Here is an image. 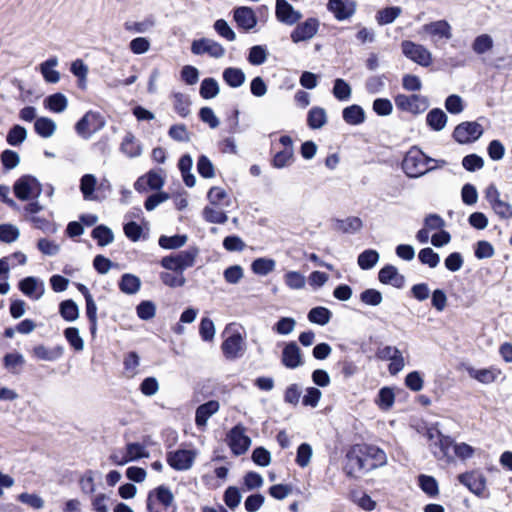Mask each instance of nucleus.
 <instances>
[{"instance_id": "1", "label": "nucleus", "mask_w": 512, "mask_h": 512, "mask_svg": "<svg viewBox=\"0 0 512 512\" xmlns=\"http://www.w3.org/2000/svg\"><path fill=\"white\" fill-rule=\"evenodd\" d=\"M431 161V157L414 147L406 153L402 162V169L409 178H419L436 169V167L428 166Z\"/></svg>"}, {"instance_id": "2", "label": "nucleus", "mask_w": 512, "mask_h": 512, "mask_svg": "<svg viewBox=\"0 0 512 512\" xmlns=\"http://www.w3.org/2000/svg\"><path fill=\"white\" fill-rule=\"evenodd\" d=\"M147 510L149 512H176L174 495L165 486H159L148 493Z\"/></svg>"}, {"instance_id": "3", "label": "nucleus", "mask_w": 512, "mask_h": 512, "mask_svg": "<svg viewBox=\"0 0 512 512\" xmlns=\"http://www.w3.org/2000/svg\"><path fill=\"white\" fill-rule=\"evenodd\" d=\"M208 204L203 210V217L211 223L224 222V189L212 187L207 193Z\"/></svg>"}, {"instance_id": "4", "label": "nucleus", "mask_w": 512, "mask_h": 512, "mask_svg": "<svg viewBox=\"0 0 512 512\" xmlns=\"http://www.w3.org/2000/svg\"><path fill=\"white\" fill-rule=\"evenodd\" d=\"M247 351L245 330L235 328L233 324L226 325V359L242 358Z\"/></svg>"}, {"instance_id": "5", "label": "nucleus", "mask_w": 512, "mask_h": 512, "mask_svg": "<svg viewBox=\"0 0 512 512\" xmlns=\"http://www.w3.org/2000/svg\"><path fill=\"white\" fill-rule=\"evenodd\" d=\"M13 190L18 199L28 201L41 195L42 186L35 177L24 175L14 183Z\"/></svg>"}, {"instance_id": "6", "label": "nucleus", "mask_w": 512, "mask_h": 512, "mask_svg": "<svg viewBox=\"0 0 512 512\" xmlns=\"http://www.w3.org/2000/svg\"><path fill=\"white\" fill-rule=\"evenodd\" d=\"M245 432L246 428L239 423L226 434L228 446L235 456L244 455L251 446L252 440Z\"/></svg>"}, {"instance_id": "7", "label": "nucleus", "mask_w": 512, "mask_h": 512, "mask_svg": "<svg viewBox=\"0 0 512 512\" xmlns=\"http://www.w3.org/2000/svg\"><path fill=\"white\" fill-rule=\"evenodd\" d=\"M394 101L398 110L414 115L423 113L429 107L427 97L419 94H398L395 96Z\"/></svg>"}, {"instance_id": "8", "label": "nucleus", "mask_w": 512, "mask_h": 512, "mask_svg": "<svg viewBox=\"0 0 512 512\" xmlns=\"http://www.w3.org/2000/svg\"><path fill=\"white\" fill-rule=\"evenodd\" d=\"M401 50L406 58L422 67H428L432 64L431 52L421 44H417L410 40H404L401 43Z\"/></svg>"}, {"instance_id": "9", "label": "nucleus", "mask_w": 512, "mask_h": 512, "mask_svg": "<svg viewBox=\"0 0 512 512\" xmlns=\"http://www.w3.org/2000/svg\"><path fill=\"white\" fill-rule=\"evenodd\" d=\"M365 456L364 451H362V446H355L347 452V463L344 467V471L348 477H356V472L371 471Z\"/></svg>"}, {"instance_id": "10", "label": "nucleus", "mask_w": 512, "mask_h": 512, "mask_svg": "<svg viewBox=\"0 0 512 512\" xmlns=\"http://www.w3.org/2000/svg\"><path fill=\"white\" fill-rule=\"evenodd\" d=\"M483 132V128L478 122L465 121L455 127L452 137L459 144H468L478 140Z\"/></svg>"}, {"instance_id": "11", "label": "nucleus", "mask_w": 512, "mask_h": 512, "mask_svg": "<svg viewBox=\"0 0 512 512\" xmlns=\"http://www.w3.org/2000/svg\"><path fill=\"white\" fill-rule=\"evenodd\" d=\"M104 124L105 122L99 113L89 111L77 122L75 129L81 137L88 139L101 130Z\"/></svg>"}, {"instance_id": "12", "label": "nucleus", "mask_w": 512, "mask_h": 512, "mask_svg": "<svg viewBox=\"0 0 512 512\" xmlns=\"http://www.w3.org/2000/svg\"><path fill=\"white\" fill-rule=\"evenodd\" d=\"M197 457L194 449H177L167 454V463L177 471L189 470Z\"/></svg>"}, {"instance_id": "13", "label": "nucleus", "mask_w": 512, "mask_h": 512, "mask_svg": "<svg viewBox=\"0 0 512 512\" xmlns=\"http://www.w3.org/2000/svg\"><path fill=\"white\" fill-rule=\"evenodd\" d=\"M195 257L194 251H183L175 256L164 257L161 264L167 270L183 274L186 268L193 266Z\"/></svg>"}, {"instance_id": "14", "label": "nucleus", "mask_w": 512, "mask_h": 512, "mask_svg": "<svg viewBox=\"0 0 512 512\" xmlns=\"http://www.w3.org/2000/svg\"><path fill=\"white\" fill-rule=\"evenodd\" d=\"M422 31L431 37V41L436 47L440 39L450 40L452 38V27L444 19L424 24Z\"/></svg>"}, {"instance_id": "15", "label": "nucleus", "mask_w": 512, "mask_h": 512, "mask_svg": "<svg viewBox=\"0 0 512 512\" xmlns=\"http://www.w3.org/2000/svg\"><path fill=\"white\" fill-rule=\"evenodd\" d=\"M327 10L331 12L338 21L350 19L357 10L355 0H328Z\"/></svg>"}, {"instance_id": "16", "label": "nucleus", "mask_w": 512, "mask_h": 512, "mask_svg": "<svg viewBox=\"0 0 512 512\" xmlns=\"http://www.w3.org/2000/svg\"><path fill=\"white\" fill-rule=\"evenodd\" d=\"M233 19L238 29L249 32L255 28L258 23L254 10L248 6H240L234 9Z\"/></svg>"}, {"instance_id": "17", "label": "nucleus", "mask_w": 512, "mask_h": 512, "mask_svg": "<svg viewBox=\"0 0 512 512\" xmlns=\"http://www.w3.org/2000/svg\"><path fill=\"white\" fill-rule=\"evenodd\" d=\"M275 16L279 22L289 26L296 24L302 18L301 12L295 10L287 0H276Z\"/></svg>"}, {"instance_id": "18", "label": "nucleus", "mask_w": 512, "mask_h": 512, "mask_svg": "<svg viewBox=\"0 0 512 512\" xmlns=\"http://www.w3.org/2000/svg\"><path fill=\"white\" fill-rule=\"evenodd\" d=\"M458 481L477 496L482 495L486 489V477L479 471L462 473Z\"/></svg>"}, {"instance_id": "19", "label": "nucleus", "mask_w": 512, "mask_h": 512, "mask_svg": "<svg viewBox=\"0 0 512 512\" xmlns=\"http://www.w3.org/2000/svg\"><path fill=\"white\" fill-rule=\"evenodd\" d=\"M319 20L317 18H308L304 22L298 24L291 32V40L299 43L311 39L318 31Z\"/></svg>"}, {"instance_id": "20", "label": "nucleus", "mask_w": 512, "mask_h": 512, "mask_svg": "<svg viewBox=\"0 0 512 512\" xmlns=\"http://www.w3.org/2000/svg\"><path fill=\"white\" fill-rule=\"evenodd\" d=\"M19 289L33 300H39L45 293L44 282L33 276L22 279L19 282Z\"/></svg>"}, {"instance_id": "21", "label": "nucleus", "mask_w": 512, "mask_h": 512, "mask_svg": "<svg viewBox=\"0 0 512 512\" xmlns=\"http://www.w3.org/2000/svg\"><path fill=\"white\" fill-rule=\"evenodd\" d=\"M454 441L450 436L443 435L438 441L430 443V450L438 460H443L446 463L453 461L451 449L454 446Z\"/></svg>"}, {"instance_id": "22", "label": "nucleus", "mask_w": 512, "mask_h": 512, "mask_svg": "<svg viewBox=\"0 0 512 512\" xmlns=\"http://www.w3.org/2000/svg\"><path fill=\"white\" fill-rule=\"evenodd\" d=\"M378 280L385 285H392L395 288H403L405 277L398 272L397 267L386 264L378 272Z\"/></svg>"}, {"instance_id": "23", "label": "nucleus", "mask_w": 512, "mask_h": 512, "mask_svg": "<svg viewBox=\"0 0 512 512\" xmlns=\"http://www.w3.org/2000/svg\"><path fill=\"white\" fill-rule=\"evenodd\" d=\"M282 364L289 369L303 365L301 350L296 342H288L282 351Z\"/></svg>"}, {"instance_id": "24", "label": "nucleus", "mask_w": 512, "mask_h": 512, "mask_svg": "<svg viewBox=\"0 0 512 512\" xmlns=\"http://www.w3.org/2000/svg\"><path fill=\"white\" fill-rule=\"evenodd\" d=\"M191 50L196 55L209 54L212 57H221L223 54L222 46L211 39L194 40Z\"/></svg>"}, {"instance_id": "25", "label": "nucleus", "mask_w": 512, "mask_h": 512, "mask_svg": "<svg viewBox=\"0 0 512 512\" xmlns=\"http://www.w3.org/2000/svg\"><path fill=\"white\" fill-rule=\"evenodd\" d=\"M59 64V59L57 56H51L47 60L40 63L37 67L39 72L41 73L44 81L50 84H56L60 81L61 75L60 72L55 68Z\"/></svg>"}, {"instance_id": "26", "label": "nucleus", "mask_w": 512, "mask_h": 512, "mask_svg": "<svg viewBox=\"0 0 512 512\" xmlns=\"http://www.w3.org/2000/svg\"><path fill=\"white\" fill-rule=\"evenodd\" d=\"M32 356L37 360L43 361H56L61 358L64 354L63 346H55L53 348H49L43 344H39L33 347Z\"/></svg>"}, {"instance_id": "27", "label": "nucleus", "mask_w": 512, "mask_h": 512, "mask_svg": "<svg viewBox=\"0 0 512 512\" xmlns=\"http://www.w3.org/2000/svg\"><path fill=\"white\" fill-rule=\"evenodd\" d=\"M362 451L365 453V458L371 470L382 467L387 463L386 453L374 445H362Z\"/></svg>"}, {"instance_id": "28", "label": "nucleus", "mask_w": 512, "mask_h": 512, "mask_svg": "<svg viewBox=\"0 0 512 512\" xmlns=\"http://www.w3.org/2000/svg\"><path fill=\"white\" fill-rule=\"evenodd\" d=\"M120 151L128 158L140 157L143 153V147L139 140L132 134L127 133L121 144Z\"/></svg>"}, {"instance_id": "29", "label": "nucleus", "mask_w": 512, "mask_h": 512, "mask_svg": "<svg viewBox=\"0 0 512 512\" xmlns=\"http://www.w3.org/2000/svg\"><path fill=\"white\" fill-rule=\"evenodd\" d=\"M469 376L482 384H490L496 381L497 377L501 374L500 370L496 368L475 369L473 367L467 368Z\"/></svg>"}, {"instance_id": "30", "label": "nucleus", "mask_w": 512, "mask_h": 512, "mask_svg": "<svg viewBox=\"0 0 512 512\" xmlns=\"http://www.w3.org/2000/svg\"><path fill=\"white\" fill-rule=\"evenodd\" d=\"M448 117L440 108L431 109L426 115L427 126L436 132L442 131L447 124Z\"/></svg>"}, {"instance_id": "31", "label": "nucleus", "mask_w": 512, "mask_h": 512, "mask_svg": "<svg viewBox=\"0 0 512 512\" xmlns=\"http://www.w3.org/2000/svg\"><path fill=\"white\" fill-rule=\"evenodd\" d=\"M343 120L349 125H360L365 121L364 109L357 104H352L342 110Z\"/></svg>"}, {"instance_id": "32", "label": "nucleus", "mask_w": 512, "mask_h": 512, "mask_svg": "<svg viewBox=\"0 0 512 512\" xmlns=\"http://www.w3.org/2000/svg\"><path fill=\"white\" fill-rule=\"evenodd\" d=\"M220 408V404L217 401H209L205 404L200 405L196 410L195 421L197 426L204 427L207 420L215 414Z\"/></svg>"}, {"instance_id": "33", "label": "nucleus", "mask_w": 512, "mask_h": 512, "mask_svg": "<svg viewBox=\"0 0 512 512\" xmlns=\"http://www.w3.org/2000/svg\"><path fill=\"white\" fill-rule=\"evenodd\" d=\"M43 105L53 113H62L68 107V99L63 93L58 92L46 97Z\"/></svg>"}, {"instance_id": "34", "label": "nucleus", "mask_w": 512, "mask_h": 512, "mask_svg": "<svg viewBox=\"0 0 512 512\" xmlns=\"http://www.w3.org/2000/svg\"><path fill=\"white\" fill-rule=\"evenodd\" d=\"M34 130L40 137L50 138L55 134L57 124L51 118L39 117L34 122Z\"/></svg>"}, {"instance_id": "35", "label": "nucleus", "mask_w": 512, "mask_h": 512, "mask_svg": "<svg viewBox=\"0 0 512 512\" xmlns=\"http://www.w3.org/2000/svg\"><path fill=\"white\" fill-rule=\"evenodd\" d=\"M327 123V113L322 107L314 106L307 113V125L310 129H320Z\"/></svg>"}, {"instance_id": "36", "label": "nucleus", "mask_w": 512, "mask_h": 512, "mask_svg": "<svg viewBox=\"0 0 512 512\" xmlns=\"http://www.w3.org/2000/svg\"><path fill=\"white\" fill-rule=\"evenodd\" d=\"M276 267V261L272 258L259 257L252 261L251 270L259 276H266L273 272Z\"/></svg>"}, {"instance_id": "37", "label": "nucleus", "mask_w": 512, "mask_h": 512, "mask_svg": "<svg viewBox=\"0 0 512 512\" xmlns=\"http://www.w3.org/2000/svg\"><path fill=\"white\" fill-rule=\"evenodd\" d=\"M402 13V8L399 6H389L379 10L376 13V21L380 26L391 24Z\"/></svg>"}, {"instance_id": "38", "label": "nucleus", "mask_w": 512, "mask_h": 512, "mask_svg": "<svg viewBox=\"0 0 512 512\" xmlns=\"http://www.w3.org/2000/svg\"><path fill=\"white\" fill-rule=\"evenodd\" d=\"M96 185L97 178L93 174H85L82 176L80 180V190L85 200L93 201L97 199L94 194Z\"/></svg>"}, {"instance_id": "39", "label": "nucleus", "mask_w": 512, "mask_h": 512, "mask_svg": "<svg viewBox=\"0 0 512 512\" xmlns=\"http://www.w3.org/2000/svg\"><path fill=\"white\" fill-rule=\"evenodd\" d=\"M332 312L323 306H317L312 308L308 312V320L311 323L318 324L324 326L328 324L331 320Z\"/></svg>"}, {"instance_id": "40", "label": "nucleus", "mask_w": 512, "mask_h": 512, "mask_svg": "<svg viewBox=\"0 0 512 512\" xmlns=\"http://www.w3.org/2000/svg\"><path fill=\"white\" fill-rule=\"evenodd\" d=\"M380 259L379 253L374 249H366L358 255L357 263L362 270L372 269Z\"/></svg>"}, {"instance_id": "41", "label": "nucleus", "mask_w": 512, "mask_h": 512, "mask_svg": "<svg viewBox=\"0 0 512 512\" xmlns=\"http://www.w3.org/2000/svg\"><path fill=\"white\" fill-rule=\"evenodd\" d=\"M363 222L359 217H348L346 219H337L336 228L343 233L354 234L361 230Z\"/></svg>"}, {"instance_id": "42", "label": "nucleus", "mask_w": 512, "mask_h": 512, "mask_svg": "<svg viewBox=\"0 0 512 512\" xmlns=\"http://www.w3.org/2000/svg\"><path fill=\"white\" fill-rule=\"evenodd\" d=\"M71 73L77 77L78 86L81 89H85L87 86V75H88V66L81 59H76L71 63L70 67Z\"/></svg>"}, {"instance_id": "43", "label": "nucleus", "mask_w": 512, "mask_h": 512, "mask_svg": "<svg viewBox=\"0 0 512 512\" xmlns=\"http://www.w3.org/2000/svg\"><path fill=\"white\" fill-rule=\"evenodd\" d=\"M333 96L339 101H347L352 94L351 86L342 78H336L332 88Z\"/></svg>"}, {"instance_id": "44", "label": "nucleus", "mask_w": 512, "mask_h": 512, "mask_svg": "<svg viewBox=\"0 0 512 512\" xmlns=\"http://www.w3.org/2000/svg\"><path fill=\"white\" fill-rule=\"evenodd\" d=\"M418 483L421 490L429 497H435L438 495V482L433 476L421 474L418 476Z\"/></svg>"}, {"instance_id": "45", "label": "nucleus", "mask_w": 512, "mask_h": 512, "mask_svg": "<svg viewBox=\"0 0 512 512\" xmlns=\"http://www.w3.org/2000/svg\"><path fill=\"white\" fill-rule=\"evenodd\" d=\"M155 26L152 18H146L141 21H126L124 28L128 32L143 34L150 31Z\"/></svg>"}, {"instance_id": "46", "label": "nucleus", "mask_w": 512, "mask_h": 512, "mask_svg": "<svg viewBox=\"0 0 512 512\" xmlns=\"http://www.w3.org/2000/svg\"><path fill=\"white\" fill-rule=\"evenodd\" d=\"M92 237L97 241L99 246H107L114 240L113 232L104 225H99L92 231Z\"/></svg>"}, {"instance_id": "47", "label": "nucleus", "mask_w": 512, "mask_h": 512, "mask_svg": "<svg viewBox=\"0 0 512 512\" xmlns=\"http://www.w3.org/2000/svg\"><path fill=\"white\" fill-rule=\"evenodd\" d=\"M64 337L70 346L77 352L84 349V340L80 336V332L76 327H68L64 330Z\"/></svg>"}, {"instance_id": "48", "label": "nucleus", "mask_w": 512, "mask_h": 512, "mask_svg": "<svg viewBox=\"0 0 512 512\" xmlns=\"http://www.w3.org/2000/svg\"><path fill=\"white\" fill-rule=\"evenodd\" d=\"M125 452L128 457V462L149 457V452L147 451L146 447L136 442L128 443L125 447Z\"/></svg>"}, {"instance_id": "49", "label": "nucleus", "mask_w": 512, "mask_h": 512, "mask_svg": "<svg viewBox=\"0 0 512 512\" xmlns=\"http://www.w3.org/2000/svg\"><path fill=\"white\" fill-rule=\"evenodd\" d=\"M492 48L493 39L488 34H481L477 36L472 43V49L478 55H482L490 51Z\"/></svg>"}, {"instance_id": "50", "label": "nucleus", "mask_w": 512, "mask_h": 512, "mask_svg": "<svg viewBox=\"0 0 512 512\" xmlns=\"http://www.w3.org/2000/svg\"><path fill=\"white\" fill-rule=\"evenodd\" d=\"M360 301L368 306H378L383 301L382 293L374 288H368L359 295Z\"/></svg>"}, {"instance_id": "51", "label": "nucleus", "mask_w": 512, "mask_h": 512, "mask_svg": "<svg viewBox=\"0 0 512 512\" xmlns=\"http://www.w3.org/2000/svg\"><path fill=\"white\" fill-rule=\"evenodd\" d=\"M61 316L69 322L75 321L79 317V309L73 300H65L60 304Z\"/></svg>"}, {"instance_id": "52", "label": "nucleus", "mask_w": 512, "mask_h": 512, "mask_svg": "<svg viewBox=\"0 0 512 512\" xmlns=\"http://www.w3.org/2000/svg\"><path fill=\"white\" fill-rule=\"evenodd\" d=\"M140 279L132 274H124L120 282V289L126 294H134L140 289Z\"/></svg>"}, {"instance_id": "53", "label": "nucleus", "mask_w": 512, "mask_h": 512, "mask_svg": "<svg viewBox=\"0 0 512 512\" xmlns=\"http://www.w3.org/2000/svg\"><path fill=\"white\" fill-rule=\"evenodd\" d=\"M294 157V148L283 149L278 151L272 160L273 167L277 169L284 168L292 162Z\"/></svg>"}, {"instance_id": "54", "label": "nucleus", "mask_w": 512, "mask_h": 512, "mask_svg": "<svg viewBox=\"0 0 512 512\" xmlns=\"http://www.w3.org/2000/svg\"><path fill=\"white\" fill-rule=\"evenodd\" d=\"M418 259L422 264L428 265L430 268H435L440 262L439 254L430 247L421 249L418 253Z\"/></svg>"}, {"instance_id": "55", "label": "nucleus", "mask_w": 512, "mask_h": 512, "mask_svg": "<svg viewBox=\"0 0 512 512\" xmlns=\"http://www.w3.org/2000/svg\"><path fill=\"white\" fill-rule=\"evenodd\" d=\"M27 138V130L20 125L13 126L6 137L8 144L11 146H18L22 144Z\"/></svg>"}, {"instance_id": "56", "label": "nucleus", "mask_w": 512, "mask_h": 512, "mask_svg": "<svg viewBox=\"0 0 512 512\" xmlns=\"http://www.w3.org/2000/svg\"><path fill=\"white\" fill-rule=\"evenodd\" d=\"M245 73L240 68H226V85L237 88L245 82Z\"/></svg>"}, {"instance_id": "57", "label": "nucleus", "mask_w": 512, "mask_h": 512, "mask_svg": "<svg viewBox=\"0 0 512 512\" xmlns=\"http://www.w3.org/2000/svg\"><path fill=\"white\" fill-rule=\"evenodd\" d=\"M187 241L186 235L161 236L159 245L164 249H176L182 247Z\"/></svg>"}, {"instance_id": "58", "label": "nucleus", "mask_w": 512, "mask_h": 512, "mask_svg": "<svg viewBox=\"0 0 512 512\" xmlns=\"http://www.w3.org/2000/svg\"><path fill=\"white\" fill-rule=\"evenodd\" d=\"M395 400L393 389L390 387H383L378 392V405L383 410L390 409Z\"/></svg>"}, {"instance_id": "59", "label": "nucleus", "mask_w": 512, "mask_h": 512, "mask_svg": "<svg viewBox=\"0 0 512 512\" xmlns=\"http://www.w3.org/2000/svg\"><path fill=\"white\" fill-rule=\"evenodd\" d=\"M267 59V51L264 46L255 45L250 48L248 61L254 66L262 65Z\"/></svg>"}, {"instance_id": "60", "label": "nucleus", "mask_w": 512, "mask_h": 512, "mask_svg": "<svg viewBox=\"0 0 512 512\" xmlns=\"http://www.w3.org/2000/svg\"><path fill=\"white\" fill-rule=\"evenodd\" d=\"M312 457V447L308 443H301L297 448L296 463L304 468L308 466Z\"/></svg>"}, {"instance_id": "61", "label": "nucleus", "mask_w": 512, "mask_h": 512, "mask_svg": "<svg viewBox=\"0 0 512 512\" xmlns=\"http://www.w3.org/2000/svg\"><path fill=\"white\" fill-rule=\"evenodd\" d=\"M285 284L294 290H299L304 288L306 280L305 277L297 271H289L284 276Z\"/></svg>"}, {"instance_id": "62", "label": "nucleus", "mask_w": 512, "mask_h": 512, "mask_svg": "<svg viewBox=\"0 0 512 512\" xmlns=\"http://www.w3.org/2000/svg\"><path fill=\"white\" fill-rule=\"evenodd\" d=\"M446 110L453 115L460 114L464 110L462 98L457 94L449 95L444 102Z\"/></svg>"}, {"instance_id": "63", "label": "nucleus", "mask_w": 512, "mask_h": 512, "mask_svg": "<svg viewBox=\"0 0 512 512\" xmlns=\"http://www.w3.org/2000/svg\"><path fill=\"white\" fill-rule=\"evenodd\" d=\"M140 358L137 353L130 352L124 358V369L128 377H134L138 373Z\"/></svg>"}, {"instance_id": "64", "label": "nucleus", "mask_w": 512, "mask_h": 512, "mask_svg": "<svg viewBox=\"0 0 512 512\" xmlns=\"http://www.w3.org/2000/svg\"><path fill=\"white\" fill-rule=\"evenodd\" d=\"M251 459L256 465L267 467L271 463V454L266 448L259 446L253 450Z\"/></svg>"}]
</instances>
